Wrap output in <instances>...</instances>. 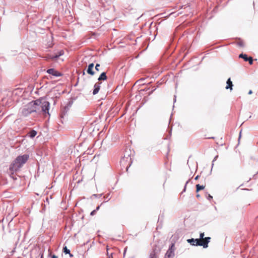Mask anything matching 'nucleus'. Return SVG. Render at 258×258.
<instances>
[{"instance_id":"nucleus-12","label":"nucleus","mask_w":258,"mask_h":258,"mask_svg":"<svg viewBox=\"0 0 258 258\" xmlns=\"http://www.w3.org/2000/svg\"><path fill=\"white\" fill-rule=\"evenodd\" d=\"M100 84H101V83H99V82L96 83L94 84V88H93V92H92V94L94 95L97 94L98 93L99 91L100 90Z\"/></svg>"},{"instance_id":"nucleus-51","label":"nucleus","mask_w":258,"mask_h":258,"mask_svg":"<svg viewBox=\"0 0 258 258\" xmlns=\"http://www.w3.org/2000/svg\"><path fill=\"white\" fill-rule=\"evenodd\" d=\"M257 174H258V171L257 172Z\"/></svg>"},{"instance_id":"nucleus-18","label":"nucleus","mask_w":258,"mask_h":258,"mask_svg":"<svg viewBox=\"0 0 258 258\" xmlns=\"http://www.w3.org/2000/svg\"><path fill=\"white\" fill-rule=\"evenodd\" d=\"M59 56H60V55L57 52L55 53V54L51 55L50 56V57L52 60H56L57 59Z\"/></svg>"},{"instance_id":"nucleus-20","label":"nucleus","mask_w":258,"mask_h":258,"mask_svg":"<svg viewBox=\"0 0 258 258\" xmlns=\"http://www.w3.org/2000/svg\"><path fill=\"white\" fill-rule=\"evenodd\" d=\"M73 103L72 101H69L64 106L67 107V109H70L73 104Z\"/></svg>"},{"instance_id":"nucleus-25","label":"nucleus","mask_w":258,"mask_h":258,"mask_svg":"<svg viewBox=\"0 0 258 258\" xmlns=\"http://www.w3.org/2000/svg\"><path fill=\"white\" fill-rule=\"evenodd\" d=\"M190 181V179H188L185 183V185L184 186V188L183 189V191H182V193L183 192H185V190H186V185L187 184V183Z\"/></svg>"},{"instance_id":"nucleus-6","label":"nucleus","mask_w":258,"mask_h":258,"mask_svg":"<svg viewBox=\"0 0 258 258\" xmlns=\"http://www.w3.org/2000/svg\"><path fill=\"white\" fill-rule=\"evenodd\" d=\"M47 73L51 75L54 77H60L63 75L62 73L60 72L56 71L53 68L49 69L46 71Z\"/></svg>"},{"instance_id":"nucleus-23","label":"nucleus","mask_w":258,"mask_h":258,"mask_svg":"<svg viewBox=\"0 0 258 258\" xmlns=\"http://www.w3.org/2000/svg\"><path fill=\"white\" fill-rule=\"evenodd\" d=\"M204 236H205L204 232L200 233V238L199 239H200V240H201V239H204Z\"/></svg>"},{"instance_id":"nucleus-48","label":"nucleus","mask_w":258,"mask_h":258,"mask_svg":"<svg viewBox=\"0 0 258 258\" xmlns=\"http://www.w3.org/2000/svg\"><path fill=\"white\" fill-rule=\"evenodd\" d=\"M84 74H85V72H84V71H83V75H84Z\"/></svg>"},{"instance_id":"nucleus-33","label":"nucleus","mask_w":258,"mask_h":258,"mask_svg":"<svg viewBox=\"0 0 258 258\" xmlns=\"http://www.w3.org/2000/svg\"><path fill=\"white\" fill-rule=\"evenodd\" d=\"M200 176L199 175H197L195 178V180H198Z\"/></svg>"},{"instance_id":"nucleus-42","label":"nucleus","mask_w":258,"mask_h":258,"mask_svg":"<svg viewBox=\"0 0 258 258\" xmlns=\"http://www.w3.org/2000/svg\"><path fill=\"white\" fill-rule=\"evenodd\" d=\"M148 90H149V88H147V89H142L141 91H145V90L148 91Z\"/></svg>"},{"instance_id":"nucleus-22","label":"nucleus","mask_w":258,"mask_h":258,"mask_svg":"<svg viewBox=\"0 0 258 258\" xmlns=\"http://www.w3.org/2000/svg\"><path fill=\"white\" fill-rule=\"evenodd\" d=\"M109 200H110V199L109 198V199H108L106 201H105V202H104L102 203L101 204V205H100L98 206L96 208V209H95V210L96 212H97V211H98V210H99V209H100V206H101V205H102L104 203L107 202L108 201H109Z\"/></svg>"},{"instance_id":"nucleus-31","label":"nucleus","mask_w":258,"mask_h":258,"mask_svg":"<svg viewBox=\"0 0 258 258\" xmlns=\"http://www.w3.org/2000/svg\"><path fill=\"white\" fill-rule=\"evenodd\" d=\"M51 258H58V257L56 255L53 254L51 256Z\"/></svg>"},{"instance_id":"nucleus-24","label":"nucleus","mask_w":258,"mask_h":258,"mask_svg":"<svg viewBox=\"0 0 258 258\" xmlns=\"http://www.w3.org/2000/svg\"><path fill=\"white\" fill-rule=\"evenodd\" d=\"M207 199L209 200V201H211L213 199V197L209 194H208L207 193Z\"/></svg>"},{"instance_id":"nucleus-39","label":"nucleus","mask_w":258,"mask_h":258,"mask_svg":"<svg viewBox=\"0 0 258 258\" xmlns=\"http://www.w3.org/2000/svg\"><path fill=\"white\" fill-rule=\"evenodd\" d=\"M171 132H172V128H171L169 131V136H171Z\"/></svg>"},{"instance_id":"nucleus-26","label":"nucleus","mask_w":258,"mask_h":258,"mask_svg":"<svg viewBox=\"0 0 258 258\" xmlns=\"http://www.w3.org/2000/svg\"><path fill=\"white\" fill-rule=\"evenodd\" d=\"M218 155H217V156H216L214 157V159L213 160V161H212V168L213 167V165H214V162L217 160V159L218 158Z\"/></svg>"},{"instance_id":"nucleus-19","label":"nucleus","mask_w":258,"mask_h":258,"mask_svg":"<svg viewBox=\"0 0 258 258\" xmlns=\"http://www.w3.org/2000/svg\"><path fill=\"white\" fill-rule=\"evenodd\" d=\"M62 251L65 254H69L71 252L70 250L66 246H63Z\"/></svg>"},{"instance_id":"nucleus-7","label":"nucleus","mask_w":258,"mask_h":258,"mask_svg":"<svg viewBox=\"0 0 258 258\" xmlns=\"http://www.w3.org/2000/svg\"><path fill=\"white\" fill-rule=\"evenodd\" d=\"M160 251V248L159 247L155 246L151 252L149 258H157L158 254Z\"/></svg>"},{"instance_id":"nucleus-10","label":"nucleus","mask_w":258,"mask_h":258,"mask_svg":"<svg viewBox=\"0 0 258 258\" xmlns=\"http://www.w3.org/2000/svg\"><path fill=\"white\" fill-rule=\"evenodd\" d=\"M69 110V109H67L65 106L61 108L59 114L61 119H64V118L67 116Z\"/></svg>"},{"instance_id":"nucleus-11","label":"nucleus","mask_w":258,"mask_h":258,"mask_svg":"<svg viewBox=\"0 0 258 258\" xmlns=\"http://www.w3.org/2000/svg\"><path fill=\"white\" fill-rule=\"evenodd\" d=\"M210 237H205L204 239H203L204 241L201 240V242L199 244H201V246H203L204 248H207L208 247V244L210 242Z\"/></svg>"},{"instance_id":"nucleus-8","label":"nucleus","mask_w":258,"mask_h":258,"mask_svg":"<svg viewBox=\"0 0 258 258\" xmlns=\"http://www.w3.org/2000/svg\"><path fill=\"white\" fill-rule=\"evenodd\" d=\"M187 242L192 246H201V244H199L201 242V240L198 238H190L187 239Z\"/></svg>"},{"instance_id":"nucleus-9","label":"nucleus","mask_w":258,"mask_h":258,"mask_svg":"<svg viewBox=\"0 0 258 258\" xmlns=\"http://www.w3.org/2000/svg\"><path fill=\"white\" fill-rule=\"evenodd\" d=\"M239 58H243L245 61H248L250 64H252L253 63V58L252 57H248V55L245 53H241L239 55Z\"/></svg>"},{"instance_id":"nucleus-17","label":"nucleus","mask_w":258,"mask_h":258,"mask_svg":"<svg viewBox=\"0 0 258 258\" xmlns=\"http://www.w3.org/2000/svg\"><path fill=\"white\" fill-rule=\"evenodd\" d=\"M196 192H198L200 190L204 189L205 186L203 185H200L199 184H198L196 185Z\"/></svg>"},{"instance_id":"nucleus-16","label":"nucleus","mask_w":258,"mask_h":258,"mask_svg":"<svg viewBox=\"0 0 258 258\" xmlns=\"http://www.w3.org/2000/svg\"><path fill=\"white\" fill-rule=\"evenodd\" d=\"M37 134V132L36 131L32 130L28 133V136L32 139L36 136Z\"/></svg>"},{"instance_id":"nucleus-28","label":"nucleus","mask_w":258,"mask_h":258,"mask_svg":"<svg viewBox=\"0 0 258 258\" xmlns=\"http://www.w3.org/2000/svg\"><path fill=\"white\" fill-rule=\"evenodd\" d=\"M102 194H94L93 195V196L96 197V198H100L102 196Z\"/></svg>"},{"instance_id":"nucleus-3","label":"nucleus","mask_w":258,"mask_h":258,"mask_svg":"<svg viewBox=\"0 0 258 258\" xmlns=\"http://www.w3.org/2000/svg\"><path fill=\"white\" fill-rule=\"evenodd\" d=\"M131 151L130 149H126L124 151V156L121 159L120 163L122 166H126V170L127 171L132 163L131 157Z\"/></svg>"},{"instance_id":"nucleus-49","label":"nucleus","mask_w":258,"mask_h":258,"mask_svg":"<svg viewBox=\"0 0 258 258\" xmlns=\"http://www.w3.org/2000/svg\"><path fill=\"white\" fill-rule=\"evenodd\" d=\"M61 123H63V122L62 120H61Z\"/></svg>"},{"instance_id":"nucleus-13","label":"nucleus","mask_w":258,"mask_h":258,"mask_svg":"<svg viewBox=\"0 0 258 258\" xmlns=\"http://www.w3.org/2000/svg\"><path fill=\"white\" fill-rule=\"evenodd\" d=\"M94 66V65L93 63H90L88 65V68L87 70V73L91 76H93L95 74V72L93 71Z\"/></svg>"},{"instance_id":"nucleus-44","label":"nucleus","mask_w":258,"mask_h":258,"mask_svg":"<svg viewBox=\"0 0 258 258\" xmlns=\"http://www.w3.org/2000/svg\"><path fill=\"white\" fill-rule=\"evenodd\" d=\"M41 254V257L40 258H43V254L42 253H40Z\"/></svg>"},{"instance_id":"nucleus-30","label":"nucleus","mask_w":258,"mask_h":258,"mask_svg":"<svg viewBox=\"0 0 258 258\" xmlns=\"http://www.w3.org/2000/svg\"><path fill=\"white\" fill-rule=\"evenodd\" d=\"M58 53L60 55V56H61V55H63L64 51L63 50H61L59 51H58Z\"/></svg>"},{"instance_id":"nucleus-47","label":"nucleus","mask_w":258,"mask_h":258,"mask_svg":"<svg viewBox=\"0 0 258 258\" xmlns=\"http://www.w3.org/2000/svg\"><path fill=\"white\" fill-rule=\"evenodd\" d=\"M209 139H214V137H210V138H209Z\"/></svg>"},{"instance_id":"nucleus-45","label":"nucleus","mask_w":258,"mask_h":258,"mask_svg":"<svg viewBox=\"0 0 258 258\" xmlns=\"http://www.w3.org/2000/svg\"><path fill=\"white\" fill-rule=\"evenodd\" d=\"M126 248H125L124 250V252H123V254L124 255L125 254V253L126 252Z\"/></svg>"},{"instance_id":"nucleus-5","label":"nucleus","mask_w":258,"mask_h":258,"mask_svg":"<svg viewBox=\"0 0 258 258\" xmlns=\"http://www.w3.org/2000/svg\"><path fill=\"white\" fill-rule=\"evenodd\" d=\"M174 244L173 243L170 245L165 255L164 258H173L174 256Z\"/></svg>"},{"instance_id":"nucleus-36","label":"nucleus","mask_w":258,"mask_h":258,"mask_svg":"<svg viewBox=\"0 0 258 258\" xmlns=\"http://www.w3.org/2000/svg\"><path fill=\"white\" fill-rule=\"evenodd\" d=\"M70 257H73L74 256L73 254L71 252L69 254Z\"/></svg>"},{"instance_id":"nucleus-46","label":"nucleus","mask_w":258,"mask_h":258,"mask_svg":"<svg viewBox=\"0 0 258 258\" xmlns=\"http://www.w3.org/2000/svg\"><path fill=\"white\" fill-rule=\"evenodd\" d=\"M144 80V79H141L139 81H143Z\"/></svg>"},{"instance_id":"nucleus-35","label":"nucleus","mask_w":258,"mask_h":258,"mask_svg":"<svg viewBox=\"0 0 258 258\" xmlns=\"http://www.w3.org/2000/svg\"><path fill=\"white\" fill-rule=\"evenodd\" d=\"M252 93V90H249V91H248V94L249 95H250V94H251Z\"/></svg>"},{"instance_id":"nucleus-15","label":"nucleus","mask_w":258,"mask_h":258,"mask_svg":"<svg viewBox=\"0 0 258 258\" xmlns=\"http://www.w3.org/2000/svg\"><path fill=\"white\" fill-rule=\"evenodd\" d=\"M107 79V77L106 76V73L105 72H102L98 78V80L99 81H105Z\"/></svg>"},{"instance_id":"nucleus-34","label":"nucleus","mask_w":258,"mask_h":258,"mask_svg":"<svg viewBox=\"0 0 258 258\" xmlns=\"http://www.w3.org/2000/svg\"><path fill=\"white\" fill-rule=\"evenodd\" d=\"M109 195H110V194H108L107 195L106 197H104V199H107L109 197Z\"/></svg>"},{"instance_id":"nucleus-21","label":"nucleus","mask_w":258,"mask_h":258,"mask_svg":"<svg viewBox=\"0 0 258 258\" xmlns=\"http://www.w3.org/2000/svg\"><path fill=\"white\" fill-rule=\"evenodd\" d=\"M237 44L240 46V47H244V43L243 42V41L242 40H240L239 41H238L237 43Z\"/></svg>"},{"instance_id":"nucleus-43","label":"nucleus","mask_w":258,"mask_h":258,"mask_svg":"<svg viewBox=\"0 0 258 258\" xmlns=\"http://www.w3.org/2000/svg\"><path fill=\"white\" fill-rule=\"evenodd\" d=\"M196 197L198 198H200L201 197L200 195L199 194H198L197 195Z\"/></svg>"},{"instance_id":"nucleus-37","label":"nucleus","mask_w":258,"mask_h":258,"mask_svg":"<svg viewBox=\"0 0 258 258\" xmlns=\"http://www.w3.org/2000/svg\"><path fill=\"white\" fill-rule=\"evenodd\" d=\"M241 131L239 133V138H238L239 141L240 140V138H241Z\"/></svg>"},{"instance_id":"nucleus-4","label":"nucleus","mask_w":258,"mask_h":258,"mask_svg":"<svg viewBox=\"0 0 258 258\" xmlns=\"http://www.w3.org/2000/svg\"><path fill=\"white\" fill-rule=\"evenodd\" d=\"M40 113L42 112L44 114H48L50 108V103L47 101H45L39 104Z\"/></svg>"},{"instance_id":"nucleus-32","label":"nucleus","mask_w":258,"mask_h":258,"mask_svg":"<svg viewBox=\"0 0 258 258\" xmlns=\"http://www.w3.org/2000/svg\"><path fill=\"white\" fill-rule=\"evenodd\" d=\"M153 92H154V90H152L151 91H150L148 93V95H151V94L153 93Z\"/></svg>"},{"instance_id":"nucleus-41","label":"nucleus","mask_w":258,"mask_h":258,"mask_svg":"<svg viewBox=\"0 0 258 258\" xmlns=\"http://www.w3.org/2000/svg\"><path fill=\"white\" fill-rule=\"evenodd\" d=\"M157 87H158V86L156 87H153L152 90H154V91L157 89Z\"/></svg>"},{"instance_id":"nucleus-27","label":"nucleus","mask_w":258,"mask_h":258,"mask_svg":"<svg viewBox=\"0 0 258 258\" xmlns=\"http://www.w3.org/2000/svg\"><path fill=\"white\" fill-rule=\"evenodd\" d=\"M100 67V64L99 63H97L95 66V70L97 71H99V68Z\"/></svg>"},{"instance_id":"nucleus-1","label":"nucleus","mask_w":258,"mask_h":258,"mask_svg":"<svg viewBox=\"0 0 258 258\" xmlns=\"http://www.w3.org/2000/svg\"><path fill=\"white\" fill-rule=\"evenodd\" d=\"M29 155L28 154H24L23 155L18 156L10 164L9 166V173L10 176L14 179H16L13 175L14 173L18 171L23 165L28 161Z\"/></svg>"},{"instance_id":"nucleus-40","label":"nucleus","mask_w":258,"mask_h":258,"mask_svg":"<svg viewBox=\"0 0 258 258\" xmlns=\"http://www.w3.org/2000/svg\"><path fill=\"white\" fill-rule=\"evenodd\" d=\"M174 102H175L176 100V96L174 95Z\"/></svg>"},{"instance_id":"nucleus-38","label":"nucleus","mask_w":258,"mask_h":258,"mask_svg":"<svg viewBox=\"0 0 258 258\" xmlns=\"http://www.w3.org/2000/svg\"><path fill=\"white\" fill-rule=\"evenodd\" d=\"M108 258H113V256H112V253H111V254L110 255L108 256Z\"/></svg>"},{"instance_id":"nucleus-29","label":"nucleus","mask_w":258,"mask_h":258,"mask_svg":"<svg viewBox=\"0 0 258 258\" xmlns=\"http://www.w3.org/2000/svg\"><path fill=\"white\" fill-rule=\"evenodd\" d=\"M96 212H97L95 210H94L91 212L90 215L93 216L96 214Z\"/></svg>"},{"instance_id":"nucleus-14","label":"nucleus","mask_w":258,"mask_h":258,"mask_svg":"<svg viewBox=\"0 0 258 258\" xmlns=\"http://www.w3.org/2000/svg\"><path fill=\"white\" fill-rule=\"evenodd\" d=\"M233 83L231 80L230 78H228L226 81V86L225 89L226 90L230 89V91H232L233 89Z\"/></svg>"},{"instance_id":"nucleus-50","label":"nucleus","mask_w":258,"mask_h":258,"mask_svg":"<svg viewBox=\"0 0 258 258\" xmlns=\"http://www.w3.org/2000/svg\"><path fill=\"white\" fill-rule=\"evenodd\" d=\"M78 83H76V85H75V86H76L77 85Z\"/></svg>"},{"instance_id":"nucleus-2","label":"nucleus","mask_w":258,"mask_h":258,"mask_svg":"<svg viewBox=\"0 0 258 258\" xmlns=\"http://www.w3.org/2000/svg\"><path fill=\"white\" fill-rule=\"evenodd\" d=\"M41 103V101L39 99L29 102L22 109V114L24 116H27L32 112H36L40 114L39 104Z\"/></svg>"}]
</instances>
